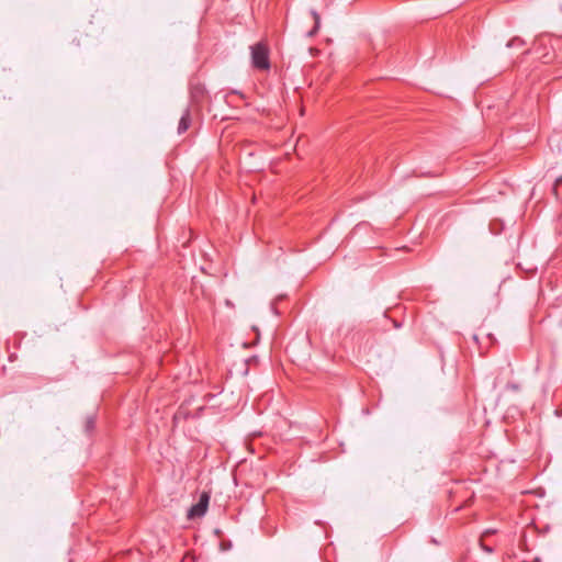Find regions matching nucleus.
Segmentation results:
<instances>
[{"instance_id":"f257e3e1","label":"nucleus","mask_w":562,"mask_h":562,"mask_svg":"<svg viewBox=\"0 0 562 562\" xmlns=\"http://www.w3.org/2000/svg\"><path fill=\"white\" fill-rule=\"evenodd\" d=\"M252 66L260 70H267L270 67L269 52L265 44L257 43L250 47Z\"/></svg>"},{"instance_id":"f03ea898","label":"nucleus","mask_w":562,"mask_h":562,"mask_svg":"<svg viewBox=\"0 0 562 562\" xmlns=\"http://www.w3.org/2000/svg\"><path fill=\"white\" fill-rule=\"evenodd\" d=\"M210 502V495L203 492L200 495L199 502L190 507L188 510V518H200L205 515Z\"/></svg>"},{"instance_id":"7ed1b4c3","label":"nucleus","mask_w":562,"mask_h":562,"mask_svg":"<svg viewBox=\"0 0 562 562\" xmlns=\"http://www.w3.org/2000/svg\"><path fill=\"white\" fill-rule=\"evenodd\" d=\"M205 90L204 87L200 83L191 85L190 87V97L192 102L198 103L204 97Z\"/></svg>"},{"instance_id":"20e7f679","label":"nucleus","mask_w":562,"mask_h":562,"mask_svg":"<svg viewBox=\"0 0 562 562\" xmlns=\"http://www.w3.org/2000/svg\"><path fill=\"white\" fill-rule=\"evenodd\" d=\"M190 122H191L190 110L186 109L184 113L182 114V116L179 121L178 133L179 134L184 133L189 128Z\"/></svg>"},{"instance_id":"39448f33","label":"nucleus","mask_w":562,"mask_h":562,"mask_svg":"<svg viewBox=\"0 0 562 562\" xmlns=\"http://www.w3.org/2000/svg\"><path fill=\"white\" fill-rule=\"evenodd\" d=\"M311 14H312L315 23H314V27L307 33V36H310V37L314 36L318 32L319 26H321V16H319V14L315 10H312Z\"/></svg>"},{"instance_id":"423d86ee","label":"nucleus","mask_w":562,"mask_h":562,"mask_svg":"<svg viewBox=\"0 0 562 562\" xmlns=\"http://www.w3.org/2000/svg\"><path fill=\"white\" fill-rule=\"evenodd\" d=\"M95 427V417L94 416H88L85 422V430L87 434H90L93 431Z\"/></svg>"},{"instance_id":"0eeeda50","label":"nucleus","mask_w":562,"mask_h":562,"mask_svg":"<svg viewBox=\"0 0 562 562\" xmlns=\"http://www.w3.org/2000/svg\"><path fill=\"white\" fill-rule=\"evenodd\" d=\"M524 44L525 42L521 38L515 37L507 43V47L522 46Z\"/></svg>"},{"instance_id":"6e6552de","label":"nucleus","mask_w":562,"mask_h":562,"mask_svg":"<svg viewBox=\"0 0 562 562\" xmlns=\"http://www.w3.org/2000/svg\"><path fill=\"white\" fill-rule=\"evenodd\" d=\"M560 183H562V176H561V177H559V178L555 180V183H554V186H553V192H554V194H555V195H557V188H558V186H559Z\"/></svg>"},{"instance_id":"1a4fd4ad","label":"nucleus","mask_w":562,"mask_h":562,"mask_svg":"<svg viewBox=\"0 0 562 562\" xmlns=\"http://www.w3.org/2000/svg\"><path fill=\"white\" fill-rule=\"evenodd\" d=\"M482 548H483L485 551H487V552H492V549H491V548H488V547H485V546H483V544H482Z\"/></svg>"},{"instance_id":"9d476101","label":"nucleus","mask_w":562,"mask_h":562,"mask_svg":"<svg viewBox=\"0 0 562 562\" xmlns=\"http://www.w3.org/2000/svg\"><path fill=\"white\" fill-rule=\"evenodd\" d=\"M508 387H510L513 390H517L518 389L517 385H514V384L508 385Z\"/></svg>"}]
</instances>
